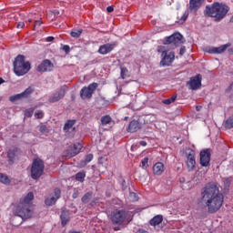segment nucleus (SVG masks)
Listing matches in <instances>:
<instances>
[{
  "label": "nucleus",
  "mask_w": 233,
  "mask_h": 233,
  "mask_svg": "<svg viewBox=\"0 0 233 233\" xmlns=\"http://www.w3.org/2000/svg\"><path fill=\"white\" fill-rule=\"evenodd\" d=\"M224 200L218 183L210 182L201 189L200 202L207 207L209 214H216L223 207Z\"/></svg>",
  "instance_id": "f257e3e1"
},
{
  "label": "nucleus",
  "mask_w": 233,
  "mask_h": 233,
  "mask_svg": "<svg viewBox=\"0 0 233 233\" xmlns=\"http://www.w3.org/2000/svg\"><path fill=\"white\" fill-rule=\"evenodd\" d=\"M33 200L34 193L29 192L25 198L20 201L15 210V217L13 218V223L15 225H21L25 219H30V218H32L34 211L30 209V207L32 206Z\"/></svg>",
  "instance_id": "f03ea898"
},
{
  "label": "nucleus",
  "mask_w": 233,
  "mask_h": 233,
  "mask_svg": "<svg viewBox=\"0 0 233 233\" xmlns=\"http://www.w3.org/2000/svg\"><path fill=\"white\" fill-rule=\"evenodd\" d=\"M208 17H215L216 21H221L228 14V7L225 4L215 2L212 5H207L205 10Z\"/></svg>",
  "instance_id": "7ed1b4c3"
},
{
  "label": "nucleus",
  "mask_w": 233,
  "mask_h": 233,
  "mask_svg": "<svg viewBox=\"0 0 233 233\" xmlns=\"http://www.w3.org/2000/svg\"><path fill=\"white\" fill-rule=\"evenodd\" d=\"M14 66V72L15 76H25V74H28L30 72V68H32V66L28 61L25 60V56L18 55L13 63Z\"/></svg>",
  "instance_id": "20e7f679"
},
{
  "label": "nucleus",
  "mask_w": 233,
  "mask_h": 233,
  "mask_svg": "<svg viewBox=\"0 0 233 233\" xmlns=\"http://www.w3.org/2000/svg\"><path fill=\"white\" fill-rule=\"evenodd\" d=\"M114 225H123L125 221H132V212L125 210H115L111 215Z\"/></svg>",
  "instance_id": "39448f33"
},
{
  "label": "nucleus",
  "mask_w": 233,
  "mask_h": 233,
  "mask_svg": "<svg viewBox=\"0 0 233 233\" xmlns=\"http://www.w3.org/2000/svg\"><path fill=\"white\" fill-rule=\"evenodd\" d=\"M157 52L162 54V60L160 61V65H162V66H170L176 58L174 52L167 51L165 46H158Z\"/></svg>",
  "instance_id": "423d86ee"
},
{
  "label": "nucleus",
  "mask_w": 233,
  "mask_h": 233,
  "mask_svg": "<svg viewBox=\"0 0 233 233\" xmlns=\"http://www.w3.org/2000/svg\"><path fill=\"white\" fill-rule=\"evenodd\" d=\"M45 170V163L41 159H35L31 167V177L33 179H39L43 176Z\"/></svg>",
  "instance_id": "0eeeda50"
},
{
  "label": "nucleus",
  "mask_w": 233,
  "mask_h": 233,
  "mask_svg": "<svg viewBox=\"0 0 233 233\" xmlns=\"http://www.w3.org/2000/svg\"><path fill=\"white\" fill-rule=\"evenodd\" d=\"M99 86V84L94 82L90 84L88 86H84L80 90V96L82 99H91L92 96H94V93L96 90H97V87Z\"/></svg>",
  "instance_id": "6e6552de"
},
{
  "label": "nucleus",
  "mask_w": 233,
  "mask_h": 233,
  "mask_svg": "<svg viewBox=\"0 0 233 233\" xmlns=\"http://www.w3.org/2000/svg\"><path fill=\"white\" fill-rule=\"evenodd\" d=\"M183 43H185V38H183V35L180 33H175L166 37L164 41V45H174L175 46H179Z\"/></svg>",
  "instance_id": "1a4fd4ad"
},
{
  "label": "nucleus",
  "mask_w": 233,
  "mask_h": 233,
  "mask_svg": "<svg viewBox=\"0 0 233 233\" xmlns=\"http://www.w3.org/2000/svg\"><path fill=\"white\" fill-rule=\"evenodd\" d=\"M229 46H232V44L228 43L218 47L206 46L204 48V52H207L208 54H223L227 50V48H229Z\"/></svg>",
  "instance_id": "9d476101"
},
{
  "label": "nucleus",
  "mask_w": 233,
  "mask_h": 233,
  "mask_svg": "<svg viewBox=\"0 0 233 233\" xmlns=\"http://www.w3.org/2000/svg\"><path fill=\"white\" fill-rule=\"evenodd\" d=\"M201 75H197L190 78V80L187 82V86H189L190 90H199L201 88Z\"/></svg>",
  "instance_id": "9b49d317"
},
{
  "label": "nucleus",
  "mask_w": 233,
  "mask_h": 233,
  "mask_svg": "<svg viewBox=\"0 0 233 233\" xmlns=\"http://www.w3.org/2000/svg\"><path fill=\"white\" fill-rule=\"evenodd\" d=\"M59 198H61V189L56 188L54 191V196L47 197L45 200V204L47 207H52V205H56Z\"/></svg>",
  "instance_id": "f8f14e48"
},
{
  "label": "nucleus",
  "mask_w": 233,
  "mask_h": 233,
  "mask_svg": "<svg viewBox=\"0 0 233 233\" xmlns=\"http://www.w3.org/2000/svg\"><path fill=\"white\" fill-rule=\"evenodd\" d=\"M116 46H117L116 42L104 44L99 46L98 54H101V56H106V54H110V52H112Z\"/></svg>",
  "instance_id": "ddd939ff"
},
{
  "label": "nucleus",
  "mask_w": 233,
  "mask_h": 233,
  "mask_svg": "<svg viewBox=\"0 0 233 233\" xmlns=\"http://www.w3.org/2000/svg\"><path fill=\"white\" fill-rule=\"evenodd\" d=\"M210 149H204L200 152L201 167H210Z\"/></svg>",
  "instance_id": "4468645a"
},
{
  "label": "nucleus",
  "mask_w": 233,
  "mask_h": 233,
  "mask_svg": "<svg viewBox=\"0 0 233 233\" xmlns=\"http://www.w3.org/2000/svg\"><path fill=\"white\" fill-rule=\"evenodd\" d=\"M187 167L189 172L196 168V153L194 150H190L187 156Z\"/></svg>",
  "instance_id": "2eb2a0df"
},
{
  "label": "nucleus",
  "mask_w": 233,
  "mask_h": 233,
  "mask_svg": "<svg viewBox=\"0 0 233 233\" xmlns=\"http://www.w3.org/2000/svg\"><path fill=\"white\" fill-rule=\"evenodd\" d=\"M54 70V64L48 59L44 60L38 66L37 72H52Z\"/></svg>",
  "instance_id": "dca6fc26"
},
{
  "label": "nucleus",
  "mask_w": 233,
  "mask_h": 233,
  "mask_svg": "<svg viewBox=\"0 0 233 233\" xmlns=\"http://www.w3.org/2000/svg\"><path fill=\"white\" fill-rule=\"evenodd\" d=\"M63 97H65V89L60 88L49 96L48 101L49 103H57V101H61Z\"/></svg>",
  "instance_id": "f3484780"
},
{
  "label": "nucleus",
  "mask_w": 233,
  "mask_h": 233,
  "mask_svg": "<svg viewBox=\"0 0 233 233\" xmlns=\"http://www.w3.org/2000/svg\"><path fill=\"white\" fill-rule=\"evenodd\" d=\"M205 3V0H189V10L196 12L201 8V5Z\"/></svg>",
  "instance_id": "a211bd4d"
},
{
  "label": "nucleus",
  "mask_w": 233,
  "mask_h": 233,
  "mask_svg": "<svg viewBox=\"0 0 233 233\" xmlns=\"http://www.w3.org/2000/svg\"><path fill=\"white\" fill-rule=\"evenodd\" d=\"M17 152H19V149L17 147L8 150L7 159L9 165H14V161H15V156H17Z\"/></svg>",
  "instance_id": "6ab92c4d"
},
{
  "label": "nucleus",
  "mask_w": 233,
  "mask_h": 233,
  "mask_svg": "<svg viewBox=\"0 0 233 233\" xmlns=\"http://www.w3.org/2000/svg\"><path fill=\"white\" fill-rule=\"evenodd\" d=\"M165 172V165L162 162H157L153 166V173L155 176H161Z\"/></svg>",
  "instance_id": "aec40b11"
},
{
  "label": "nucleus",
  "mask_w": 233,
  "mask_h": 233,
  "mask_svg": "<svg viewBox=\"0 0 233 233\" xmlns=\"http://www.w3.org/2000/svg\"><path fill=\"white\" fill-rule=\"evenodd\" d=\"M141 128V124H139V121L137 120H133L129 123L127 132H137Z\"/></svg>",
  "instance_id": "412c9836"
},
{
  "label": "nucleus",
  "mask_w": 233,
  "mask_h": 233,
  "mask_svg": "<svg viewBox=\"0 0 233 233\" xmlns=\"http://www.w3.org/2000/svg\"><path fill=\"white\" fill-rule=\"evenodd\" d=\"M60 219L63 227H66V225L68 224L70 221V213L66 210H63L60 215Z\"/></svg>",
  "instance_id": "4be33fe9"
},
{
  "label": "nucleus",
  "mask_w": 233,
  "mask_h": 233,
  "mask_svg": "<svg viewBox=\"0 0 233 233\" xmlns=\"http://www.w3.org/2000/svg\"><path fill=\"white\" fill-rule=\"evenodd\" d=\"M81 148H83V146L80 143L74 144V146L71 147V157H74V156H77V154L81 152Z\"/></svg>",
  "instance_id": "5701e85b"
},
{
  "label": "nucleus",
  "mask_w": 233,
  "mask_h": 233,
  "mask_svg": "<svg viewBox=\"0 0 233 233\" xmlns=\"http://www.w3.org/2000/svg\"><path fill=\"white\" fill-rule=\"evenodd\" d=\"M149 223L152 227H157V225H160V223H163V216L157 215L154 217Z\"/></svg>",
  "instance_id": "b1692460"
},
{
  "label": "nucleus",
  "mask_w": 233,
  "mask_h": 233,
  "mask_svg": "<svg viewBox=\"0 0 233 233\" xmlns=\"http://www.w3.org/2000/svg\"><path fill=\"white\" fill-rule=\"evenodd\" d=\"M76 125V120H68L64 126V132H70V128H72Z\"/></svg>",
  "instance_id": "393cba45"
},
{
  "label": "nucleus",
  "mask_w": 233,
  "mask_h": 233,
  "mask_svg": "<svg viewBox=\"0 0 233 233\" xmlns=\"http://www.w3.org/2000/svg\"><path fill=\"white\" fill-rule=\"evenodd\" d=\"M92 192L86 193L81 198L82 203H89L90 199H92Z\"/></svg>",
  "instance_id": "a878e982"
},
{
  "label": "nucleus",
  "mask_w": 233,
  "mask_h": 233,
  "mask_svg": "<svg viewBox=\"0 0 233 233\" xmlns=\"http://www.w3.org/2000/svg\"><path fill=\"white\" fill-rule=\"evenodd\" d=\"M85 177H86V173L85 172H78L76 175V181H80V183H83V181H85Z\"/></svg>",
  "instance_id": "bb28decb"
},
{
  "label": "nucleus",
  "mask_w": 233,
  "mask_h": 233,
  "mask_svg": "<svg viewBox=\"0 0 233 233\" xmlns=\"http://www.w3.org/2000/svg\"><path fill=\"white\" fill-rule=\"evenodd\" d=\"M93 159H94V155L88 154L86 157L85 161L82 162L81 167H86V165H88V163H90V161H92Z\"/></svg>",
  "instance_id": "cd10ccee"
},
{
  "label": "nucleus",
  "mask_w": 233,
  "mask_h": 233,
  "mask_svg": "<svg viewBox=\"0 0 233 233\" xmlns=\"http://www.w3.org/2000/svg\"><path fill=\"white\" fill-rule=\"evenodd\" d=\"M0 183H4V185H10V178H8V176L0 174Z\"/></svg>",
  "instance_id": "c85d7f7f"
},
{
  "label": "nucleus",
  "mask_w": 233,
  "mask_h": 233,
  "mask_svg": "<svg viewBox=\"0 0 233 233\" xmlns=\"http://www.w3.org/2000/svg\"><path fill=\"white\" fill-rule=\"evenodd\" d=\"M112 122V117L110 116H104L101 117L102 125H109Z\"/></svg>",
  "instance_id": "c756f323"
},
{
  "label": "nucleus",
  "mask_w": 233,
  "mask_h": 233,
  "mask_svg": "<svg viewBox=\"0 0 233 233\" xmlns=\"http://www.w3.org/2000/svg\"><path fill=\"white\" fill-rule=\"evenodd\" d=\"M82 34H83V29H79V30L71 31L70 35L71 37L77 38V37H80Z\"/></svg>",
  "instance_id": "7c9ffc66"
},
{
  "label": "nucleus",
  "mask_w": 233,
  "mask_h": 233,
  "mask_svg": "<svg viewBox=\"0 0 233 233\" xmlns=\"http://www.w3.org/2000/svg\"><path fill=\"white\" fill-rule=\"evenodd\" d=\"M176 99H177V96L174 95L170 98L163 100L162 103H164V105H171V103H174Z\"/></svg>",
  "instance_id": "2f4dec72"
},
{
  "label": "nucleus",
  "mask_w": 233,
  "mask_h": 233,
  "mask_svg": "<svg viewBox=\"0 0 233 233\" xmlns=\"http://www.w3.org/2000/svg\"><path fill=\"white\" fill-rule=\"evenodd\" d=\"M120 76L123 79L128 77V69L127 67H121Z\"/></svg>",
  "instance_id": "473e14b6"
},
{
  "label": "nucleus",
  "mask_w": 233,
  "mask_h": 233,
  "mask_svg": "<svg viewBox=\"0 0 233 233\" xmlns=\"http://www.w3.org/2000/svg\"><path fill=\"white\" fill-rule=\"evenodd\" d=\"M225 127L228 129L233 128V116L226 120Z\"/></svg>",
  "instance_id": "72a5a7b5"
},
{
  "label": "nucleus",
  "mask_w": 233,
  "mask_h": 233,
  "mask_svg": "<svg viewBox=\"0 0 233 233\" xmlns=\"http://www.w3.org/2000/svg\"><path fill=\"white\" fill-rule=\"evenodd\" d=\"M33 92L34 89H32V87H28L23 93H21L22 97H28V96H30V94H32Z\"/></svg>",
  "instance_id": "f704fd0d"
},
{
  "label": "nucleus",
  "mask_w": 233,
  "mask_h": 233,
  "mask_svg": "<svg viewBox=\"0 0 233 233\" xmlns=\"http://www.w3.org/2000/svg\"><path fill=\"white\" fill-rule=\"evenodd\" d=\"M21 97H23V96L20 93V94L10 96L9 101H11V103H14L15 101H18V99H21Z\"/></svg>",
  "instance_id": "c9c22d12"
},
{
  "label": "nucleus",
  "mask_w": 233,
  "mask_h": 233,
  "mask_svg": "<svg viewBox=\"0 0 233 233\" xmlns=\"http://www.w3.org/2000/svg\"><path fill=\"white\" fill-rule=\"evenodd\" d=\"M35 117L36 119H43V117H45V113L43 111H41V110H37L35 113Z\"/></svg>",
  "instance_id": "e433bc0d"
},
{
  "label": "nucleus",
  "mask_w": 233,
  "mask_h": 233,
  "mask_svg": "<svg viewBox=\"0 0 233 233\" xmlns=\"http://www.w3.org/2000/svg\"><path fill=\"white\" fill-rule=\"evenodd\" d=\"M32 116H34V108H28L25 110V117H32Z\"/></svg>",
  "instance_id": "4c0bfd02"
},
{
  "label": "nucleus",
  "mask_w": 233,
  "mask_h": 233,
  "mask_svg": "<svg viewBox=\"0 0 233 233\" xmlns=\"http://www.w3.org/2000/svg\"><path fill=\"white\" fill-rule=\"evenodd\" d=\"M39 132H41V134H48V132L50 131L48 130V127L46 126L42 125L39 127Z\"/></svg>",
  "instance_id": "58836bf2"
},
{
  "label": "nucleus",
  "mask_w": 233,
  "mask_h": 233,
  "mask_svg": "<svg viewBox=\"0 0 233 233\" xmlns=\"http://www.w3.org/2000/svg\"><path fill=\"white\" fill-rule=\"evenodd\" d=\"M129 200L130 201H137V194H136L135 192H130L129 193Z\"/></svg>",
  "instance_id": "ea45409f"
},
{
  "label": "nucleus",
  "mask_w": 233,
  "mask_h": 233,
  "mask_svg": "<svg viewBox=\"0 0 233 233\" xmlns=\"http://www.w3.org/2000/svg\"><path fill=\"white\" fill-rule=\"evenodd\" d=\"M142 167L147 168L148 167V157H145L141 160Z\"/></svg>",
  "instance_id": "a19ab883"
},
{
  "label": "nucleus",
  "mask_w": 233,
  "mask_h": 233,
  "mask_svg": "<svg viewBox=\"0 0 233 233\" xmlns=\"http://www.w3.org/2000/svg\"><path fill=\"white\" fill-rule=\"evenodd\" d=\"M41 25H43V21L35 20V24H34V30H35V28H39V26H41Z\"/></svg>",
  "instance_id": "79ce46f5"
},
{
  "label": "nucleus",
  "mask_w": 233,
  "mask_h": 233,
  "mask_svg": "<svg viewBox=\"0 0 233 233\" xmlns=\"http://www.w3.org/2000/svg\"><path fill=\"white\" fill-rule=\"evenodd\" d=\"M62 50L66 52V54H70V46L65 45Z\"/></svg>",
  "instance_id": "37998d69"
},
{
  "label": "nucleus",
  "mask_w": 233,
  "mask_h": 233,
  "mask_svg": "<svg viewBox=\"0 0 233 233\" xmlns=\"http://www.w3.org/2000/svg\"><path fill=\"white\" fill-rule=\"evenodd\" d=\"M73 199H76V198H79V191L75 190L72 195Z\"/></svg>",
  "instance_id": "c03bdc74"
},
{
  "label": "nucleus",
  "mask_w": 233,
  "mask_h": 233,
  "mask_svg": "<svg viewBox=\"0 0 233 233\" xmlns=\"http://www.w3.org/2000/svg\"><path fill=\"white\" fill-rule=\"evenodd\" d=\"M187 17H188V14L187 13H185L183 15V16L181 17V22L182 23H185V21H187Z\"/></svg>",
  "instance_id": "a18cd8bd"
},
{
  "label": "nucleus",
  "mask_w": 233,
  "mask_h": 233,
  "mask_svg": "<svg viewBox=\"0 0 233 233\" xmlns=\"http://www.w3.org/2000/svg\"><path fill=\"white\" fill-rule=\"evenodd\" d=\"M106 12H108V14H111V12H114V6H112V5L107 6Z\"/></svg>",
  "instance_id": "49530a36"
},
{
  "label": "nucleus",
  "mask_w": 233,
  "mask_h": 233,
  "mask_svg": "<svg viewBox=\"0 0 233 233\" xmlns=\"http://www.w3.org/2000/svg\"><path fill=\"white\" fill-rule=\"evenodd\" d=\"M17 28H25V22H19L16 25Z\"/></svg>",
  "instance_id": "de8ad7c7"
},
{
  "label": "nucleus",
  "mask_w": 233,
  "mask_h": 233,
  "mask_svg": "<svg viewBox=\"0 0 233 233\" xmlns=\"http://www.w3.org/2000/svg\"><path fill=\"white\" fill-rule=\"evenodd\" d=\"M46 41H47V43H52V41H54V36H48L46 38Z\"/></svg>",
  "instance_id": "09e8293b"
},
{
  "label": "nucleus",
  "mask_w": 233,
  "mask_h": 233,
  "mask_svg": "<svg viewBox=\"0 0 233 233\" xmlns=\"http://www.w3.org/2000/svg\"><path fill=\"white\" fill-rule=\"evenodd\" d=\"M185 52H186L185 47H181L180 51H179L180 56H183L185 54Z\"/></svg>",
  "instance_id": "8fccbe9b"
},
{
  "label": "nucleus",
  "mask_w": 233,
  "mask_h": 233,
  "mask_svg": "<svg viewBox=\"0 0 233 233\" xmlns=\"http://www.w3.org/2000/svg\"><path fill=\"white\" fill-rule=\"evenodd\" d=\"M137 233H148V231L143 229V228H139Z\"/></svg>",
  "instance_id": "3c124183"
},
{
  "label": "nucleus",
  "mask_w": 233,
  "mask_h": 233,
  "mask_svg": "<svg viewBox=\"0 0 233 233\" xmlns=\"http://www.w3.org/2000/svg\"><path fill=\"white\" fill-rule=\"evenodd\" d=\"M139 145H141V147H147V141L142 140L139 142Z\"/></svg>",
  "instance_id": "603ef678"
},
{
  "label": "nucleus",
  "mask_w": 233,
  "mask_h": 233,
  "mask_svg": "<svg viewBox=\"0 0 233 233\" xmlns=\"http://www.w3.org/2000/svg\"><path fill=\"white\" fill-rule=\"evenodd\" d=\"M202 108H203V106H196L197 112H200Z\"/></svg>",
  "instance_id": "864d4df0"
},
{
  "label": "nucleus",
  "mask_w": 233,
  "mask_h": 233,
  "mask_svg": "<svg viewBox=\"0 0 233 233\" xmlns=\"http://www.w3.org/2000/svg\"><path fill=\"white\" fill-rule=\"evenodd\" d=\"M228 52L229 54H233V47L229 48V49L228 50Z\"/></svg>",
  "instance_id": "5fc2aeb1"
},
{
  "label": "nucleus",
  "mask_w": 233,
  "mask_h": 233,
  "mask_svg": "<svg viewBox=\"0 0 233 233\" xmlns=\"http://www.w3.org/2000/svg\"><path fill=\"white\" fill-rule=\"evenodd\" d=\"M5 83V80L3 78H0V85H3Z\"/></svg>",
  "instance_id": "6e6d98bb"
},
{
  "label": "nucleus",
  "mask_w": 233,
  "mask_h": 233,
  "mask_svg": "<svg viewBox=\"0 0 233 233\" xmlns=\"http://www.w3.org/2000/svg\"><path fill=\"white\" fill-rule=\"evenodd\" d=\"M70 233H81L79 231H71Z\"/></svg>",
  "instance_id": "4d7b16f0"
},
{
  "label": "nucleus",
  "mask_w": 233,
  "mask_h": 233,
  "mask_svg": "<svg viewBox=\"0 0 233 233\" xmlns=\"http://www.w3.org/2000/svg\"><path fill=\"white\" fill-rule=\"evenodd\" d=\"M94 203H95V202H91L90 205L93 207Z\"/></svg>",
  "instance_id": "13d9d810"
},
{
  "label": "nucleus",
  "mask_w": 233,
  "mask_h": 233,
  "mask_svg": "<svg viewBox=\"0 0 233 233\" xmlns=\"http://www.w3.org/2000/svg\"><path fill=\"white\" fill-rule=\"evenodd\" d=\"M31 22H32V19H29V20H28V23H31Z\"/></svg>",
  "instance_id": "bf43d9fd"
},
{
  "label": "nucleus",
  "mask_w": 233,
  "mask_h": 233,
  "mask_svg": "<svg viewBox=\"0 0 233 233\" xmlns=\"http://www.w3.org/2000/svg\"><path fill=\"white\" fill-rule=\"evenodd\" d=\"M0 101H3V97L0 96Z\"/></svg>",
  "instance_id": "052dcab7"
},
{
  "label": "nucleus",
  "mask_w": 233,
  "mask_h": 233,
  "mask_svg": "<svg viewBox=\"0 0 233 233\" xmlns=\"http://www.w3.org/2000/svg\"><path fill=\"white\" fill-rule=\"evenodd\" d=\"M177 46H174V47L173 48H176Z\"/></svg>",
  "instance_id": "680f3d73"
},
{
  "label": "nucleus",
  "mask_w": 233,
  "mask_h": 233,
  "mask_svg": "<svg viewBox=\"0 0 233 233\" xmlns=\"http://www.w3.org/2000/svg\"><path fill=\"white\" fill-rule=\"evenodd\" d=\"M115 230H117V228H115Z\"/></svg>",
  "instance_id": "e2e57ef3"
}]
</instances>
